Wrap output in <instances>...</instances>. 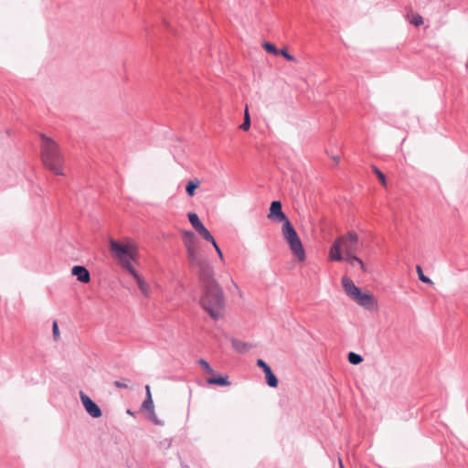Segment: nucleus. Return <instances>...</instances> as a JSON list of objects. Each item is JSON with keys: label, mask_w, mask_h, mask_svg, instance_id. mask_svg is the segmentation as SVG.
<instances>
[{"label": "nucleus", "mask_w": 468, "mask_h": 468, "mask_svg": "<svg viewBox=\"0 0 468 468\" xmlns=\"http://www.w3.org/2000/svg\"><path fill=\"white\" fill-rule=\"evenodd\" d=\"M114 386L119 388H128L129 386L127 383L122 382V381H115Z\"/></svg>", "instance_id": "obj_29"}, {"label": "nucleus", "mask_w": 468, "mask_h": 468, "mask_svg": "<svg viewBox=\"0 0 468 468\" xmlns=\"http://www.w3.org/2000/svg\"><path fill=\"white\" fill-rule=\"evenodd\" d=\"M143 408L152 412L154 411V402L152 396H149V398L145 399V400L143 403Z\"/></svg>", "instance_id": "obj_21"}, {"label": "nucleus", "mask_w": 468, "mask_h": 468, "mask_svg": "<svg viewBox=\"0 0 468 468\" xmlns=\"http://www.w3.org/2000/svg\"><path fill=\"white\" fill-rule=\"evenodd\" d=\"M187 218H188L190 224L192 225V227L195 229L203 224L196 213H193V212L188 213Z\"/></svg>", "instance_id": "obj_17"}, {"label": "nucleus", "mask_w": 468, "mask_h": 468, "mask_svg": "<svg viewBox=\"0 0 468 468\" xmlns=\"http://www.w3.org/2000/svg\"><path fill=\"white\" fill-rule=\"evenodd\" d=\"M201 181L198 178L191 179L186 186V192L188 197H192L196 195L197 189L200 186Z\"/></svg>", "instance_id": "obj_11"}, {"label": "nucleus", "mask_w": 468, "mask_h": 468, "mask_svg": "<svg viewBox=\"0 0 468 468\" xmlns=\"http://www.w3.org/2000/svg\"><path fill=\"white\" fill-rule=\"evenodd\" d=\"M145 390H146V398H149V396H152L150 386L146 385Z\"/></svg>", "instance_id": "obj_30"}, {"label": "nucleus", "mask_w": 468, "mask_h": 468, "mask_svg": "<svg viewBox=\"0 0 468 468\" xmlns=\"http://www.w3.org/2000/svg\"><path fill=\"white\" fill-rule=\"evenodd\" d=\"M359 248V238L356 231L349 230L346 235L337 238L329 250L328 258L332 261H342L344 260L343 252L346 255V261L353 264V261H357L362 272L367 271L363 261L356 256Z\"/></svg>", "instance_id": "obj_2"}, {"label": "nucleus", "mask_w": 468, "mask_h": 468, "mask_svg": "<svg viewBox=\"0 0 468 468\" xmlns=\"http://www.w3.org/2000/svg\"><path fill=\"white\" fill-rule=\"evenodd\" d=\"M181 238L189 266L198 275L202 290L199 303L212 319H221L225 313V297L215 278L214 268L192 231L182 230Z\"/></svg>", "instance_id": "obj_1"}, {"label": "nucleus", "mask_w": 468, "mask_h": 468, "mask_svg": "<svg viewBox=\"0 0 468 468\" xmlns=\"http://www.w3.org/2000/svg\"><path fill=\"white\" fill-rule=\"evenodd\" d=\"M239 128L241 130L245 131V132L249 131L250 128V116L248 105L245 106V109H244V122L239 126Z\"/></svg>", "instance_id": "obj_15"}, {"label": "nucleus", "mask_w": 468, "mask_h": 468, "mask_svg": "<svg viewBox=\"0 0 468 468\" xmlns=\"http://www.w3.org/2000/svg\"><path fill=\"white\" fill-rule=\"evenodd\" d=\"M282 232L292 254L298 259L299 261H303L306 258L304 249L299 235L290 221L282 224Z\"/></svg>", "instance_id": "obj_6"}, {"label": "nucleus", "mask_w": 468, "mask_h": 468, "mask_svg": "<svg viewBox=\"0 0 468 468\" xmlns=\"http://www.w3.org/2000/svg\"><path fill=\"white\" fill-rule=\"evenodd\" d=\"M198 364L209 374H213L214 371L213 369L211 368V367L209 366V364L204 360V359H200L198 361Z\"/></svg>", "instance_id": "obj_26"}, {"label": "nucleus", "mask_w": 468, "mask_h": 468, "mask_svg": "<svg viewBox=\"0 0 468 468\" xmlns=\"http://www.w3.org/2000/svg\"><path fill=\"white\" fill-rule=\"evenodd\" d=\"M232 346L237 351L240 353L247 352L250 349V346L248 344L239 340H233Z\"/></svg>", "instance_id": "obj_16"}, {"label": "nucleus", "mask_w": 468, "mask_h": 468, "mask_svg": "<svg viewBox=\"0 0 468 468\" xmlns=\"http://www.w3.org/2000/svg\"><path fill=\"white\" fill-rule=\"evenodd\" d=\"M264 373L267 384L271 388H276L278 386V379L273 374L271 368Z\"/></svg>", "instance_id": "obj_14"}, {"label": "nucleus", "mask_w": 468, "mask_h": 468, "mask_svg": "<svg viewBox=\"0 0 468 468\" xmlns=\"http://www.w3.org/2000/svg\"><path fill=\"white\" fill-rule=\"evenodd\" d=\"M348 361L353 365H357L362 362V357L360 355L351 352L348 354Z\"/></svg>", "instance_id": "obj_20"}, {"label": "nucleus", "mask_w": 468, "mask_h": 468, "mask_svg": "<svg viewBox=\"0 0 468 468\" xmlns=\"http://www.w3.org/2000/svg\"><path fill=\"white\" fill-rule=\"evenodd\" d=\"M130 274L133 277L135 280L141 292L144 296H149L150 293V287L149 285L144 281V279L137 273L135 270H131Z\"/></svg>", "instance_id": "obj_10"}, {"label": "nucleus", "mask_w": 468, "mask_h": 468, "mask_svg": "<svg viewBox=\"0 0 468 468\" xmlns=\"http://www.w3.org/2000/svg\"><path fill=\"white\" fill-rule=\"evenodd\" d=\"M71 273L81 282L87 283L90 281V272L85 267L74 266L71 270Z\"/></svg>", "instance_id": "obj_9"}, {"label": "nucleus", "mask_w": 468, "mask_h": 468, "mask_svg": "<svg viewBox=\"0 0 468 468\" xmlns=\"http://www.w3.org/2000/svg\"><path fill=\"white\" fill-rule=\"evenodd\" d=\"M279 55H282L283 58H285L289 61H294L295 58L288 53L286 48L279 49Z\"/></svg>", "instance_id": "obj_27"}, {"label": "nucleus", "mask_w": 468, "mask_h": 468, "mask_svg": "<svg viewBox=\"0 0 468 468\" xmlns=\"http://www.w3.org/2000/svg\"><path fill=\"white\" fill-rule=\"evenodd\" d=\"M355 263H357V261H353V264L352 265H354Z\"/></svg>", "instance_id": "obj_33"}, {"label": "nucleus", "mask_w": 468, "mask_h": 468, "mask_svg": "<svg viewBox=\"0 0 468 468\" xmlns=\"http://www.w3.org/2000/svg\"><path fill=\"white\" fill-rule=\"evenodd\" d=\"M267 218L272 221L282 222V224L290 221L287 216L282 212V206L280 201L271 202Z\"/></svg>", "instance_id": "obj_7"}, {"label": "nucleus", "mask_w": 468, "mask_h": 468, "mask_svg": "<svg viewBox=\"0 0 468 468\" xmlns=\"http://www.w3.org/2000/svg\"><path fill=\"white\" fill-rule=\"evenodd\" d=\"M205 240L211 242L213 241L214 237L211 235L209 230L202 224L198 228L195 229Z\"/></svg>", "instance_id": "obj_13"}, {"label": "nucleus", "mask_w": 468, "mask_h": 468, "mask_svg": "<svg viewBox=\"0 0 468 468\" xmlns=\"http://www.w3.org/2000/svg\"><path fill=\"white\" fill-rule=\"evenodd\" d=\"M412 25L419 27L423 24V18L420 15H415L410 21Z\"/></svg>", "instance_id": "obj_23"}, {"label": "nucleus", "mask_w": 468, "mask_h": 468, "mask_svg": "<svg viewBox=\"0 0 468 468\" xmlns=\"http://www.w3.org/2000/svg\"><path fill=\"white\" fill-rule=\"evenodd\" d=\"M210 243L215 248V250H216L217 254L218 255L219 260L223 262L224 261V255H223L222 250L218 247L217 241L215 239H213V241H211Z\"/></svg>", "instance_id": "obj_24"}, {"label": "nucleus", "mask_w": 468, "mask_h": 468, "mask_svg": "<svg viewBox=\"0 0 468 468\" xmlns=\"http://www.w3.org/2000/svg\"><path fill=\"white\" fill-rule=\"evenodd\" d=\"M333 159H334V161H335L336 163L338 162V157H337V156L334 157Z\"/></svg>", "instance_id": "obj_32"}, {"label": "nucleus", "mask_w": 468, "mask_h": 468, "mask_svg": "<svg viewBox=\"0 0 468 468\" xmlns=\"http://www.w3.org/2000/svg\"><path fill=\"white\" fill-rule=\"evenodd\" d=\"M373 171L377 175L378 179L380 180L381 184L384 186H387V182H386V177H385L384 174L376 166L373 167Z\"/></svg>", "instance_id": "obj_22"}, {"label": "nucleus", "mask_w": 468, "mask_h": 468, "mask_svg": "<svg viewBox=\"0 0 468 468\" xmlns=\"http://www.w3.org/2000/svg\"><path fill=\"white\" fill-rule=\"evenodd\" d=\"M80 397L85 410L89 413L90 416L95 419L100 418L101 416L102 413L101 409L95 402L91 400V399L89 396H87L83 392H80Z\"/></svg>", "instance_id": "obj_8"}, {"label": "nucleus", "mask_w": 468, "mask_h": 468, "mask_svg": "<svg viewBox=\"0 0 468 468\" xmlns=\"http://www.w3.org/2000/svg\"><path fill=\"white\" fill-rule=\"evenodd\" d=\"M209 385H220V386H229L230 382L229 381L228 376H219L218 378H211L207 380Z\"/></svg>", "instance_id": "obj_12"}, {"label": "nucleus", "mask_w": 468, "mask_h": 468, "mask_svg": "<svg viewBox=\"0 0 468 468\" xmlns=\"http://www.w3.org/2000/svg\"><path fill=\"white\" fill-rule=\"evenodd\" d=\"M52 333L55 340H58L60 337L58 322L54 321L52 324Z\"/></svg>", "instance_id": "obj_25"}, {"label": "nucleus", "mask_w": 468, "mask_h": 468, "mask_svg": "<svg viewBox=\"0 0 468 468\" xmlns=\"http://www.w3.org/2000/svg\"><path fill=\"white\" fill-rule=\"evenodd\" d=\"M257 366L261 367L263 370V372H266L267 370L271 369V367L262 359L257 360Z\"/></svg>", "instance_id": "obj_28"}, {"label": "nucleus", "mask_w": 468, "mask_h": 468, "mask_svg": "<svg viewBox=\"0 0 468 468\" xmlns=\"http://www.w3.org/2000/svg\"><path fill=\"white\" fill-rule=\"evenodd\" d=\"M339 465H340V468H344V465H343V463H342V461H341V460H339Z\"/></svg>", "instance_id": "obj_31"}, {"label": "nucleus", "mask_w": 468, "mask_h": 468, "mask_svg": "<svg viewBox=\"0 0 468 468\" xmlns=\"http://www.w3.org/2000/svg\"><path fill=\"white\" fill-rule=\"evenodd\" d=\"M263 48L267 52L271 54H273L275 56L279 55V49L271 42H264Z\"/></svg>", "instance_id": "obj_18"}, {"label": "nucleus", "mask_w": 468, "mask_h": 468, "mask_svg": "<svg viewBox=\"0 0 468 468\" xmlns=\"http://www.w3.org/2000/svg\"><path fill=\"white\" fill-rule=\"evenodd\" d=\"M110 250L122 269L129 272L135 270L133 262H137L139 252L138 246L133 240L128 238L121 241L110 239Z\"/></svg>", "instance_id": "obj_4"}, {"label": "nucleus", "mask_w": 468, "mask_h": 468, "mask_svg": "<svg viewBox=\"0 0 468 468\" xmlns=\"http://www.w3.org/2000/svg\"><path fill=\"white\" fill-rule=\"evenodd\" d=\"M41 159L50 172L56 176H65L64 157L58 144L51 138L41 135Z\"/></svg>", "instance_id": "obj_3"}, {"label": "nucleus", "mask_w": 468, "mask_h": 468, "mask_svg": "<svg viewBox=\"0 0 468 468\" xmlns=\"http://www.w3.org/2000/svg\"><path fill=\"white\" fill-rule=\"evenodd\" d=\"M341 283L344 288L345 293L359 306L373 311L378 308V300L369 292H363L357 287L351 278L348 276H343Z\"/></svg>", "instance_id": "obj_5"}, {"label": "nucleus", "mask_w": 468, "mask_h": 468, "mask_svg": "<svg viewBox=\"0 0 468 468\" xmlns=\"http://www.w3.org/2000/svg\"><path fill=\"white\" fill-rule=\"evenodd\" d=\"M416 271H417V273H418L419 279H420L421 282H425V283H429V284H432V283H433V282H432V281H431L429 277H427V276H425V275L423 274L422 269H421V267H420V265H418V266L416 267Z\"/></svg>", "instance_id": "obj_19"}]
</instances>
